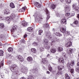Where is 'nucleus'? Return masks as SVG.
Segmentation results:
<instances>
[{
  "instance_id": "3",
  "label": "nucleus",
  "mask_w": 79,
  "mask_h": 79,
  "mask_svg": "<svg viewBox=\"0 0 79 79\" xmlns=\"http://www.w3.org/2000/svg\"><path fill=\"white\" fill-rule=\"evenodd\" d=\"M44 34L48 39H50L52 38V36H51V33L49 31H46Z\"/></svg>"
},
{
  "instance_id": "36",
  "label": "nucleus",
  "mask_w": 79,
  "mask_h": 79,
  "mask_svg": "<svg viewBox=\"0 0 79 79\" xmlns=\"http://www.w3.org/2000/svg\"><path fill=\"white\" fill-rule=\"evenodd\" d=\"M40 50L41 52H43V51H44V48L43 47H41L40 48Z\"/></svg>"
},
{
  "instance_id": "53",
  "label": "nucleus",
  "mask_w": 79,
  "mask_h": 79,
  "mask_svg": "<svg viewBox=\"0 0 79 79\" xmlns=\"http://www.w3.org/2000/svg\"><path fill=\"white\" fill-rule=\"evenodd\" d=\"M13 48L10 47V52H13Z\"/></svg>"
},
{
  "instance_id": "44",
  "label": "nucleus",
  "mask_w": 79,
  "mask_h": 79,
  "mask_svg": "<svg viewBox=\"0 0 79 79\" xmlns=\"http://www.w3.org/2000/svg\"><path fill=\"white\" fill-rule=\"evenodd\" d=\"M33 45L35 46H37V42H34L33 43Z\"/></svg>"
},
{
  "instance_id": "7",
  "label": "nucleus",
  "mask_w": 79,
  "mask_h": 79,
  "mask_svg": "<svg viewBox=\"0 0 79 79\" xmlns=\"http://www.w3.org/2000/svg\"><path fill=\"white\" fill-rule=\"evenodd\" d=\"M72 44H71V41H69L68 43L66 44H65V46L66 47H68L69 48L70 47Z\"/></svg>"
},
{
  "instance_id": "5",
  "label": "nucleus",
  "mask_w": 79,
  "mask_h": 79,
  "mask_svg": "<svg viewBox=\"0 0 79 79\" xmlns=\"http://www.w3.org/2000/svg\"><path fill=\"white\" fill-rule=\"evenodd\" d=\"M21 24L23 26H27L28 25V23H27L25 21H22L21 23Z\"/></svg>"
},
{
  "instance_id": "17",
  "label": "nucleus",
  "mask_w": 79,
  "mask_h": 79,
  "mask_svg": "<svg viewBox=\"0 0 79 79\" xmlns=\"http://www.w3.org/2000/svg\"><path fill=\"white\" fill-rule=\"evenodd\" d=\"M60 31L62 33H66V29L63 28H62L60 29Z\"/></svg>"
},
{
  "instance_id": "21",
  "label": "nucleus",
  "mask_w": 79,
  "mask_h": 79,
  "mask_svg": "<svg viewBox=\"0 0 79 79\" xmlns=\"http://www.w3.org/2000/svg\"><path fill=\"white\" fill-rule=\"evenodd\" d=\"M56 5L54 4H52L51 6V8H52V9H53V10H54V9L56 8Z\"/></svg>"
},
{
  "instance_id": "2",
  "label": "nucleus",
  "mask_w": 79,
  "mask_h": 79,
  "mask_svg": "<svg viewBox=\"0 0 79 79\" xmlns=\"http://www.w3.org/2000/svg\"><path fill=\"white\" fill-rule=\"evenodd\" d=\"M72 8L75 11H79V8L77 6V3H75L72 5Z\"/></svg>"
},
{
  "instance_id": "33",
  "label": "nucleus",
  "mask_w": 79,
  "mask_h": 79,
  "mask_svg": "<svg viewBox=\"0 0 79 79\" xmlns=\"http://www.w3.org/2000/svg\"><path fill=\"white\" fill-rule=\"evenodd\" d=\"M65 77L66 79H70L68 75V74H65Z\"/></svg>"
},
{
  "instance_id": "13",
  "label": "nucleus",
  "mask_w": 79,
  "mask_h": 79,
  "mask_svg": "<svg viewBox=\"0 0 79 79\" xmlns=\"http://www.w3.org/2000/svg\"><path fill=\"white\" fill-rule=\"evenodd\" d=\"M42 61V63H44V64H45L48 62V61L47 60V58L43 59Z\"/></svg>"
},
{
  "instance_id": "32",
  "label": "nucleus",
  "mask_w": 79,
  "mask_h": 79,
  "mask_svg": "<svg viewBox=\"0 0 79 79\" xmlns=\"http://www.w3.org/2000/svg\"><path fill=\"white\" fill-rule=\"evenodd\" d=\"M58 52H61L63 51V48L61 47H60L58 48Z\"/></svg>"
},
{
  "instance_id": "24",
  "label": "nucleus",
  "mask_w": 79,
  "mask_h": 79,
  "mask_svg": "<svg viewBox=\"0 0 79 79\" xmlns=\"http://www.w3.org/2000/svg\"><path fill=\"white\" fill-rule=\"evenodd\" d=\"M63 73L61 71H58L57 72L56 75L57 76H58L59 75H61V74H62Z\"/></svg>"
},
{
  "instance_id": "41",
  "label": "nucleus",
  "mask_w": 79,
  "mask_h": 79,
  "mask_svg": "<svg viewBox=\"0 0 79 79\" xmlns=\"http://www.w3.org/2000/svg\"><path fill=\"white\" fill-rule=\"evenodd\" d=\"M78 21H77V20H76L74 22V24H76V26H77V24H78Z\"/></svg>"
},
{
  "instance_id": "9",
  "label": "nucleus",
  "mask_w": 79,
  "mask_h": 79,
  "mask_svg": "<svg viewBox=\"0 0 79 79\" xmlns=\"http://www.w3.org/2000/svg\"><path fill=\"white\" fill-rule=\"evenodd\" d=\"M34 5L37 8H40L41 7V5L38 2H35Z\"/></svg>"
},
{
  "instance_id": "59",
  "label": "nucleus",
  "mask_w": 79,
  "mask_h": 79,
  "mask_svg": "<svg viewBox=\"0 0 79 79\" xmlns=\"http://www.w3.org/2000/svg\"><path fill=\"white\" fill-rule=\"evenodd\" d=\"M8 51L9 52H10V47H9L8 48Z\"/></svg>"
},
{
  "instance_id": "61",
  "label": "nucleus",
  "mask_w": 79,
  "mask_h": 79,
  "mask_svg": "<svg viewBox=\"0 0 79 79\" xmlns=\"http://www.w3.org/2000/svg\"><path fill=\"white\" fill-rule=\"evenodd\" d=\"M59 69L60 71H61V70H62V68L61 67H59Z\"/></svg>"
},
{
  "instance_id": "22",
  "label": "nucleus",
  "mask_w": 79,
  "mask_h": 79,
  "mask_svg": "<svg viewBox=\"0 0 79 79\" xmlns=\"http://www.w3.org/2000/svg\"><path fill=\"white\" fill-rule=\"evenodd\" d=\"M48 40L47 39L44 40L43 41V43L45 45H48Z\"/></svg>"
},
{
  "instance_id": "16",
  "label": "nucleus",
  "mask_w": 79,
  "mask_h": 79,
  "mask_svg": "<svg viewBox=\"0 0 79 79\" xmlns=\"http://www.w3.org/2000/svg\"><path fill=\"white\" fill-rule=\"evenodd\" d=\"M10 7L11 8H15V6L13 3L11 2L10 3Z\"/></svg>"
},
{
  "instance_id": "49",
  "label": "nucleus",
  "mask_w": 79,
  "mask_h": 79,
  "mask_svg": "<svg viewBox=\"0 0 79 79\" xmlns=\"http://www.w3.org/2000/svg\"><path fill=\"white\" fill-rule=\"evenodd\" d=\"M0 74L1 76V77H2V78H3V77H4V74H3V73H1Z\"/></svg>"
},
{
  "instance_id": "27",
  "label": "nucleus",
  "mask_w": 79,
  "mask_h": 79,
  "mask_svg": "<svg viewBox=\"0 0 79 79\" xmlns=\"http://www.w3.org/2000/svg\"><path fill=\"white\" fill-rule=\"evenodd\" d=\"M15 17H16V16L14 14H12L11 15L10 17V18L11 19H14V18H15Z\"/></svg>"
},
{
  "instance_id": "12",
  "label": "nucleus",
  "mask_w": 79,
  "mask_h": 79,
  "mask_svg": "<svg viewBox=\"0 0 79 79\" xmlns=\"http://www.w3.org/2000/svg\"><path fill=\"white\" fill-rule=\"evenodd\" d=\"M21 71L23 73H27V70L24 68H23L21 69Z\"/></svg>"
},
{
  "instance_id": "39",
  "label": "nucleus",
  "mask_w": 79,
  "mask_h": 79,
  "mask_svg": "<svg viewBox=\"0 0 79 79\" xmlns=\"http://www.w3.org/2000/svg\"><path fill=\"white\" fill-rule=\"evenodd\" d=\"M43 32V31L42 30H40L39 31V35H41V33Z\"/></svg>"
},
{
  "instance_id": "51",
  "label": "nucleus",
  "mask_w": 79,
  "mask_h": 79,
  "mask_svg": "<svg viewBox=\"0 0 79 79\" xmlns=\"http://www.w3.org/2000/svg\"><path fill=\"white\" fill-rule=\"evenodd\" d=\"M72 26H73V27H76V24H74V23H73L72 24Z\"/></svg>"
},
{
  "instance_id": "19",
  "label": "nucleus",
  "mask_w": 79,
  "mask_h": 79,
  "mask_svg": "<svg viewBox=\"0 0 79 79\" xmlns=\"http://www.w3.org/2000/svg\"><path fill=\"white\" fill-rule=\"evenodd\" d=\"M26 8L25 7H23L22 8V9H20L19 10V12H24V11Z\"/></svg>"
},
{
  "instance_id": "1",
  "label": "nucleus",
  "mask_w": 79,
  "mask_h": 79,
  "mask_svg": "<svg viewBox=\"0 0 79 79\" xmlns=\"http://www.w3.org/2000/svg\"><path fill=\"white\" fill-rule=\"evenodd\" d=\"M35 20V21H40V19H42L44 18V16L40 15V14H38L36 13H35L34 15Z\"/></svg>"
},
{
  "instance_id": "54",
  "label": "nucleus",
  "mask_w": 79,
  "mask_h": 79,
  "mask_svg": "<svg viewBox=\"0 0 79 79\" xmlns=\"http://www.w3.org/2000/svg\"><path fill=\"white\" fill-rule=\"evenodd\" d=\"M21 42H22V43H24V42H25V40H21Z\"/></svg>"
},
{
  "instance_id": "42",
  "label": "nucleus",
  "mask_w": 79,
  "mask_h": 79,
  "mask_svg": "<svg viewBox=\"0 0 79 79\" xmlns=\"http://www.w3.org/2000/svg\"><path fill=\"white\" fill-rule=\"evenodd\" d=\"M3 66V60H2L1 61V66H0V67H1V66Z\"/></svg>"
},
{
  "instance_id": "23",
  "label": "nucleus",
  "mask_w": 79,
  "mask_h": 79,
  "mask_svg": "<svg viewBox=\"0 0 79 79\" xmlns=\"http://www.w3.org/2000/svg\"><path fill=\"white\" fill-rule=\"evenodd\" d=\"M71 63H68L67 64V68L69 69H71Z\"/></svg>"
},
{
  "instance_id": "50",
  "label": "nucleus",
  "mask_w": 79,
  "mask_h": 79,
  "mask_svg": "<svg viewBox=\"0 0 79 79\" xmlns=\"http://www.w3.org/2000/svg\"><path fill=\"white\" fill-rule=\"evenodd\" d=\"M65 15L66 16H69L70 15V13H67L65 14Z\"/></svg>"
},
{
  "instance_id": "14",
  "label": "nucleus",
  "mask_w": 79,
  "mask_h": 79,
  "mask_svg": "<svg viewBox=\"0 0 79 79\" xmlns=\"http://www.w3.org/2000/svg\"><path fill=\"white\" fill-rule=\"evenodd\" d=\"M66 19H64L62 20L61 23L63 24H66Z\"/></svg>"
},
{
  "instance_id": "52",
  "label": "nucleus",
  "mask_w": 79,
  "mask_h": 79,
  "mask_svg": "<svg viewBox=\"0 0 79 79\" xmlns=\"http://www.w3.org/2000/svg\"><path fill=\"white\" fill-rule=\"evenodd\" d=\"M18 52H22V49L21 48H19V49L18 50Z\"/></svg>"
},
{
  "instance_id": "28",
  "label": "nucleus",
  "mask_w": 79,
  "mask_h": 79,
  "mask_svg": "<svg viewBox=\"0 0 79 79\" xmlns=\"http://www.w3.org/2000/svg\"><path fill=\"white\" fill-rule=\"evenodd\" d=\"M31 52L32 53H35L36 52V50H35V49L34 48H32L31 49Z\"/></svg>"
},
{
  "instance_id": "30",
  "label": "nucleus",
  "mask_w": 79,
  "mask_h": 79,
  "mask_svg": "<svg viewBox=\"0 0 79 79\" xmlns=\"http://www.w3.org/2000/svg\"><path fill=\"white\" fill-rule=\"evenodd\" d=\"M10 18L9 17H6V21H7L8 24H10Z\"/></svg>"
},
{
  "instance_id": "57",
  "label": "nucleus",
  "mask_w": 79,
  "mask_h": 79,
  "mask_svg": "<svg viewBox=\"0 0 79 79\" xmlns=\"http://www.w3.org/2000/svg\"><path fill=\"white\" fill-rule=\"evenodd\" d=\"M27 37V34H25L24 36V38H26Z\"/></svg>"
},
{
  "instance_id": "48",
  "label": "nucleus",
  "mask_w": 79,
  "mask_h": 79,
  "mask_svg": "<svg viewBox=\"0 0 79 79\" xmlns=\"http://www.w3.org/2000/svg\"><path fill=\"white\" fill-rule=\"evenodd\" d=\"M76 71H77V72H79V68H77L76 69Z\"/></svg>"
},
{
  "instance_id": "47",
  "label": "nucleus",
  "mask_w": 79,
  "mask_h": 79,
  "mask_svg": "<svg viewBox=\"0 0 79 79\" xmlns=\"http://www.w3.org/2000/svg\"><path fill=\"white\" fill-rule=\"evenodd\" d=\"M15 19H14L15 21V20H16H16H18V19H19V16H17V17H16V16H15Z\"/></svg>"
},
{
  "instance_id": "63",
  "label": "nucleus",
  "mask_w": 79,
  "mask_h": 79,
  "mask_svg": "<svg viewBox=\"0 0 79 79\" xmlns=\"http://www.w3.org/2000/svg\"><path fill=\"white\" fill-rule=\"evenodd\" d=\"M47 74H49L50 73L49 71H47Z\"/></svg>"
},
{
  "instance_id": "58",
  "label": "nucleus",
  "mask_w": 79,
  "mask_h": 79,
  "mask_svg": "<svg viewBox=\"0 0 79 79\" xmlns=\"http://www.w3.org/2000/svg\"><path fill=\"white\" fill-rule=\"evenodd\" d=\"M3 35L2 34H0V38H2L3 37Z\"/></svg>"
},
{
  "instance_id": "15",
  "label": "nucleus",
  "mask_w": 79,
  "mask_h": 79,
  "mask_svg": "<svg viewBox=\"0 0 79 79\" xmlns=\"http://www.w3.org/2000/svg\"><path fill=\"white\" fill-rule=\"evenodd\" d=\"M27 60L30 62H32V58L31 57H28L27 58Z\"/></svg>"
},
{
  "instance_id": "45",
  "label": "nucleus",
  "mask_w": 79,
  "mask_h": 79,
  "mask_svg": "<svg viewBox=\"0 0 79 79\" xmlns=\"http://www.w3.org/2000/svg\"><path fill=\"white\" fill-rule=\"evenodd\" d=\"M70 73H74V69H72L70 70Z\"/></svg>"
},
{
  "instance_id": "37",
  "label": "nucleus",
  "mask_w": 79,
  "mask_h": 79,
  "mask_svg": "<svg viewBox=\"0 0 79 79\" xmlns=\"http://www.w3.org/2000/svg\"><path fill=\"white\" fill-rule=\"evenodd\" d=\"M3 52L2 51H0V56H3Z\"/></svg>"
},
{
  "instance_id": "64",
  "label": "nucleus",
  "mask_w": 79,
  "mask_h": 79,
  "mask_svg": "<svg viewBox=\"0 0 79 79\" xmlns=\"http://www.w3.org/2000/svg\"><path fill=\"white\" fill-rule=\"evenodd\" d=\"M77 66H79V62H77Z\"/></svg>"
},
{
  "instance_id": "43",
  "label": "nucleus",
  "mask_w": 79,
  "mask_h": 79,
  "mask_svg": "<svg viewBox=\"0 0 79 79\" xmlns=\"http://www.w3.org/2000/svg\"><path fill=\"white\" fill-rule=\"evenodd\" d=\"M49 71H50L51 72H52V71H53V70L52 69V67H50L49 68Z\"/></svg>"
},
{
  "instance_id": "10",
  "label": "nucleus",
  "mask_w": 79,
  "mask_h": 79,
  "mask_svg": "<svg viewBox=\"0 0 79 79\" xmlns=\"http://www.w3.org/2000/svg\"><path fill=\"white\" fill-rule=\"evenodd\" d=\"M16 29H17V26L16 25L13 26L12 27V29L11 31V33H12L13 32H14L15 31Z\"/></svg>"
},
{
  "instance_id": "29",
  "label": "nucleus",
  "mask_w": 79,
  "mask_h": 79,
  "mask_svg": "<svg viewBox=\"0 0 79 79\" xmlns=\"http://www.w3.org/2000/svg\"><path fill=\"white\" fill-rule=\"evenodd\" d=\"M55 34L56 35V36H59V37H60V36H62V35L61 34H60L58 32H56V33H55Z\"/></svg>"
},
{
  "instance_id": "26",
  "label": "nucleus",
  "mask_w": 79,
  "mask_h": 79,
  "mask_svg": "<svg viewBox=\"0 0 79 79\" xmlns=\"http://www.w3.org/2000/svg\"><path fill=\"white\" fill-rule=\"evenodd\" d=\"M44 27H46V28H48L49 27V25L48 23H45L43 25Z\"/></svg>"
},
{
  "instance_id": "34",
  "label": "nucleus",
  "mask_w": 79,
  "mask_h": 79,
  "mask_svg": "<svg viewBox=\"0 0 79 79\" xmlns=\"http://www.w3.org/2000/svg\"><path fill=\"white\" fill-rule=\"evenodd\" d=\"M56 50L55 49H52L51 50V52L52 53H55L56 52Z\"/></svg>"
},
{
  "instance_id": "11",
  "label": "nucleus",
  "mask_w": 79,
  "mask_h": 79,
  "mask_svg": "<svg viewBox=\"0 0 79 79\" xmlns=\"http://www.w3.org/2000/svg\"><path fill=\"white\" fill-rule=\"evenodd\" d=\"M73 52V49H69L68 50L67 53L69 54V55H71V53H72Z\"/></svg>"
},
{
  "instance_id": "20",
  "label": "nucleus",
  "mask_w": 79,
  "mask_h": 79,
  "mask_svg": "<svg viewBox=\"0 0 79 79\" xmlns=\"http://www.w3.org/2000/svg\"><path fill=\"white\" fill-rule=\"evenodd\" d=\"M32 30H33V28L32 27H29L27 28V30L29 32H32Z\"/></svg>"
},
{
  "instance_id": "46",
  "label": "nucleus",
  "mask_w": 79,
  "mask_h": 79,
  "mask_svg": "<svg viewBox=\"0 0 79 79\" xmlns=\"http://www.w3.org/2000/svg\"><path fill=\"white\" fill-rule=\"evenodd\" d=\"M72 32L73 33V34H75V33H76V31L74 30H73L72 31Z\"/></svg>"
},
{
  "instance_id": "55",
  "label": "nucleus",
  "mask_w": 79,
  "mask_h": 79,
  "mask_svg": "<svg viewBox=\"0 0 79 79\" xmlns=\"http://www.w3.org/2000/svg\"><path fill=\"white\" fill-rule=\"evenodd\" d=\"M50 46H48V45H47L46 47V48H48V50L49 49V48H50Z\"/></svg>"
},
{
  "instance_id": "31",
  "label": "nucleus",
  "mask_w": 79,
  "mask_h": 79,
  "mask_svg": "<svg viewBox=\"0 0 79 79\" xmlns=\"http://www.w3.org/2000/svg\"><path fill=\"white\" fill-rule=\"evenodd\" d=\"M59 62L60 63H64V60L63 58H60L59 60Z\"/></svg>"
},
{
  "instance_id": "25",
  "label": "nucleus",
  "mask_w": 79,
  "mask_h": 79,
  "mask_svg": "<svg viewBox=\"0 0 79 79\" xmlns=\"http://www.w3.org/2000/svg\"><path fill=\"white\" fill-rule=\"evenodd\" d=\"M65 10L67 11H70L71 9L69 7H68L67 6L65 7H64Z\"/></svg>"
},
{
  "instance_id": "56",
  "label": "nucleus",
  "mask_w": 79,
  "mask_h": 79,
  "mask_svg": "<svg viewBox=\"0 0 79 79\" xmlns=\"http://www.w3.org/2000/svg\"><path fill=\"white\" fill-rule=\"evenodd\" d=\"M46 11L47 14H48V9H46Z\"/></svg>"
},
{
  "instance_id": "6",
  "label": "nucleus",
  "mask_w": 79,
  "mask_h": 79,
  "mask_svg": "<svg viewBox=\"0 0 79 79\" xmlns=\"http://www.w3.org/2000/svg\"><path fill=\"white\" fill-rule=\"evenodd\" d=\"M17 58L20 61H24V58L21 56L20 55H18L17 56Z\"/></svg>"
},
{
  "instance_id": "60",
  "label": "nucleus",
  "mask_w": 79,
  "mask_h": 79,
  "mask_svg": "<svg viewBox=\"0 0 79 79\" xmlns=\"http://www.w3.org/2000/svg\"><path fill=\"white\" fill-rule=\"evenodd\" d=\"M49 18H50V17H49V16H47V21H48V19H49Z\"/></svg>"
},
{
  "instance_id": "40",
  "label": "nucleus",
  "mask_w": 79,
  "mask_h": 79,
  "mask_svg": "<svg viewBox=\"0 0 79 79\" xmlns=\"http://www.w3.org/2000/svg\"><path fill=\"white\" fill-rule=\"evenodd\" d=\"M11 34H12V36H13L14 37H15L16 36V35H15V34H13L14 33V31H13V32L12 33H11Z\"/></svg>"
},
{
  "instance_id": "8",
  "label": "nucleus",
  "mask_w": 79,
  "mask_h": 79,
  "mask_svg": "<svg viewBox=\"0 0 79 79\" xmlns=\"http://www.w3.org/2000/svg\"><path fill=\"white\" fill-rule=\"evenodd\" d=\"M10 13V10L8 9H6L4 10V13L6 15H8Z\"/></svg>"
},
{
  "instance_id": "4",
  "label": "nucleus",
  "mask_w": 79,
  "mask_h": 79,
  "mask_svg": "<svg viewBox=\"0 0 79 79\" xmlns=\"http://www.w3.org/2000/svg\"><path fill=\"white\" fill-rule=\"evenodd\" d=\"M17 66L16 65H12L10 66V70L12 72H15L16 70L15 69V67H16Z\"/></svg>"
},
{
  "instance_id": "18",
  "label": "nucleus",
  "mask_w": 79,
  "mask_h": 79,
  "mask_svg": "<svg viewBox=\"0 0 79 79\" xmlns=\"http://www.w3.org/2000/svg\"><path fill=\"white\" fill-rule=\"evenodd\" d=\"M5 27V25L3 23H0V29H3V28Z\"/></svg>"
},
{
  "instance_id": "38",
  "label": "nucleus",
  "mask_w": 79,
  "mask_h": 79,
  "mask_svg": "<svg viewBox=\"0 0 79 79\" xmlns=\"http://www.w3.org/2000/svg\"><path fill=\"white\" fill-rule=\"evenodd\" d=\"M71 66H73L74 65V61H73L71 62Z\"/></svg>"
},
{
  "instance_id": "62",
  "label": "nucleus",
  "mask_w": 79,
  "mask_h": 79,
  "mask_svg": "<svg viewBox=\"0 0 79 79\" xmlns=\"http://www.w3.org/2000/svg\"><path fill=\"white\" fill-rule=\"evenodd\" d=\"M20 79H26L25 77H22L20 78Z\"/></svg>"
},
{
  "instance_id": "35",
  "label": "nucleus",
  "mask_w": 79,
  "mask_h": 79,
  "mask_svg": "<svg viewBox=\"0 0 79 79\" xmlns=\"http://www.w3.org/2000/svg\"><path fill=\"white\" fill-rule=\"evenodd\" d=\"M66 2L67 3H71V0H65Z\"/></svg>"
}]
</instances>
